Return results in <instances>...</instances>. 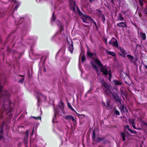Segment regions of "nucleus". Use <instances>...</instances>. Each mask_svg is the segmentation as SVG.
<instances>
[{
  "label": "nucleus",
  "instance_id": "19",
  "mask_svg": "<svg viewBox=\"0 0 147 147\" xmlns=\"http://www.w3.org/2000/svg\"><path fill=\"white\" fill-rule=\"evenodd\" d=\"M69 48L70 51L71 53H72L74 49V47L73 44L69 45Z\"/></svg>",
  "mask_w": 147,
  "mask_h": 147
},
{
  "label": "nucleus",
  "instance_id": "9",
  "mask_svg": "<svg viewBox=\"0 0 147 147\" xmlns=\"http://www.w3.org/2000/svg\"><path fill=\"white\" fill-rule=\"evenodd\" d=\"M64 118L67 120H72L73 121H75L74 117L71 115H67Z\"/></svg>",
  "mask_w": 147,
  "mask_h": 147
},
{
  "label": "nucleus",
  "instance_id": "10",
  "mask_svg": "<svg viewBox=\"0 0 147 147\" xmlns=\"http://www.w3.org/2000/svg\"><path fill=\"white\" fill-rule=\"evenodd\" d=\"M120 110L122 113H124L127 114V110L124 105H121L120 107Z\"/></svg>",
  "mask_w": 147,
  "mask_h": 147
},
{
  "label": "nucleus",
  "instance_id": "39",
  "mask_svg": "<svg viewBox=\"0 0 147 147\" xmlns=\"http://www.w3.org/2000/svg\"><path fill=\"white\" fill-rule=\"evenodd\" d=\"M144 67H145L146 69H147V65H144Z\"/></svg>",
  "mask_w": 147,
  "mask_h": 147
},
{
  "label": "nucleus",
  "instance_id": "41",
  "mask_svg": "<svg viewBox=\"0 0 147 147\" xmlns=\"http://www.w3.org/2000/svg\"><path fill=\"white\" fill-rule=\"evenodd\" d=\"M63 27L62 26H61L60 27V29H61V30H63Z\"/></svg>",
  "mask_w": 147,
  "mask_h": 147
},
{
  "label": "nucleus",
  "instance_id": "35",
  "mask_svg": "<svg viewBox=\"0 0 147 147\" xmlns=\"http://www.w3.org/2000/svg\"><path fill=\"white\" fill-rule=\"evenodd\" d=\"M107 107H109V102L108 101L107 102Z\"/></svg>",
  "mask_w": 147,
  "mask_h": 147
},
{
  "label": "nucleus",
  "instance_id": "48",
  "mask_svg": "<svg viewBox=\"0 0 147 147\" xmlns=\"http://www.w3.org/2000/svg\"><path fill=\"white\" fill-rule=\"evenodd\" d=\"M103 104L105 107L106 106L104 103L103 102Z\"/></svg>",
  "mask_w": 147,
  "mask_h": 147
},
{
  "label": "nucleus",
  "instance_id": "43",
  "mask_svg": "<svg viewBox=\"0 0 147 147\" xmlns=\"http://www.w3.org/2000/svg\"><path fill=\"white\" fill-rule=\"evenodd\" d=\"M143 123L145 125H147V123H145V122H143Z\"/></svg>",
  "mask_w": 147,
  "mask_h": 147
},
{
  "label": "nucleus",
  "instance_id": "2",
  "mask_svg": "<svg viewBox=\"0 0 147 147\" xmlns=\"http://www.w3.org/2000/svg\"><path fill=\"white\" fill-rule=\"evenodd\" d=\"M3 87L0 84V99H3V105L4 106L5 105V101H7V103H9V93L6 90L2 91Z\"/></svg>",
  "mask_w": 147,
  "mask_h": 147
},
{
  "label": "nucleus",
  "instance_id": "28",
  "mask_svg": "<svg viewBox=\"0 0 147 147\" xmlns=\"http://www.w3.org/2000/svg\"><path fill=\"white\" fill-rule=\"evenodd\" d=\"M28 138H26V137H24V139L25 142V143L26 144H27L28 143Z\"/></svg>",
  "mask_w": 147,
  "mask_h": 147
},
{
  "label": "nucleus",
  "instance_id": "52",
  "mask_svg": "<svg viewBox=\"0 0 147 147\" xmlns=\"http://www.w3.org/2000/svg\"><path fill=\"white\" fill-rule=\"evenodd\" d=\"M56 114H55V116Z\"/></svg>",
  "mask_w": 147,
  "mask_h": 147
},
{
  "label": "nucleus",
  "instance_id": "14",
  "mask_svg": "<svg viewBox=\"0 0 147 147\" xmlns=\"http://www.w3.org/2000/svg\"><path fill=\"white\" fill-rule=\"evenodd\" d=\"M120 76L121 78H124L127 76V74L124 72L122 71L120 72Z\"/></svg>",
  "mask_w": 147,
  "mask_h": 147
},
{
  "label": "nucleus",
  "instance_id": "7",
  "mask_svg": "<svg viewBox=\"0 0 147 147\" xmlns=\"http://www.w3.org/2000/svg\"><path fill=\"white\" fill-rule=\"evenodd\" d=\"M110 94L113 95L114 98L117 101L121 102V100L119 98V96L117 94L115 93H112V92Z\"/></svg>",
  "mask_w": 147,
  "mask_h": 147
},
{
  "label": "nucleus",
  "instance_id": "30",
  "mask_svg": "<svg viewBox=\"0 0 147 147\" xmlns=\"http://www.w3.org/2000/svg\"><path fill=\"white\" fill-rule=\"evenodd\" d=\"M120 51H121V52L123 54H124V55L126 54V53L123 49H121Z\"/></svg>",
  "mask_w": 147,
  "mask_h": 147
},
{
  "label": "nucleus",
  "instance_id": "27",
  "mask_svg": "<svg viewBox=\"0 0 147 147\" xmlns=\"http://www.w3.org/2000/svg\"><path fill=\"white\" fill-rule=\"evenodd\" d=\"M86 60V58L84 55H83L82 57V62H84Z\"/></svg>",
  "mask_w": 147,
  "mask_h": 147
},
{
  "label": "nucleus",
  "instance_id": "23",
  "mask_svg": "<svg viewBox=\"0 0 147 147\" xmlns=\"http://www.w3.org/2000/svg\"><path fill=\"white\" fill-rule=\"evenodd\" d=\"M67 103L68 107L72 111L75 112V110L71 107L70 104L68 101L67 102Z\"/></svg>",
  "mask_w": 147,
  "mask_h": 147
},
{
  "label": "nucleus",
  "instance_id": "26",
  "mask_svg": "<svg viewBox=\"0 0 147 147\" xmlns=\"http://www.w3.org/2000/svg\"><path fill=\"white\" fill-rule=\"evenodd\" d=\"M100 16L101 17L103 22H104L105 21V18L103 14H101Z\"/></svg>",
  "mask_w": 147,
  "mask_h": 147
},
{
  "label": "nucleus",
  "instance_id": "16",
  "mask_svg": "<svg viewBox=\"0 0 147 147\" xmlns=\"http://www.w3.org/2000/svg\"><path fill=\"white\" fill-rule=\"evenodd\" d=\"M127 57L131 62H134V57L133 56L129 55H128Z\"/></svg>",
  "mask_w": 147,
  "mask_h": 147
},
{
  "label": "nucleus",
  "instance_id": "51",
  "mask_svg": "<svg viewBox=\"0 0 147 147\" xmlns=\"http://www.w3.org/2000/svg\"><path fill=\"white\" fill-rule=\"evenodd\" d=\"M105 42H106V43H107V40H106V41H105Z\"/></svg>",
  "mask_w": 147,
  "mask_h": 147
},
{
  "label": "nucleus",
  "instance_id": "46",
  "mask_svg": "<svg viewBox=\"0 0 147 147\" xmlns=\"http://www.w3.org/2000/svg\"><path fill=\"white\" fill-rule=\"evenodd\" d=\"M44 71L45 72L46 71V69L45 68L44 69Z\"/></svg>",
  "mask_w": 147,
  "mask_h": 147
},
{
  "label": "nucleus",
  "instance_id": "24",
  "mask_svg": "<svg viewBox=\"0 0 147 147\" xmlns=\"http://www.w3.org/2000/svg\"><path fill=\"white\" fill-rule=\"evenodd\" d=\"M129 127L128 126H127V128L130 131L131 133H132L134 134H136L137 133V132L136 131L134 130H131V129H130L129 128Z\"/></svg>",
  "mask_w": 147,
  "mask_h": 147
},
{
  "label": "nucleus",
  "instance_id": "11",
  "mask_svg": "<svg viewBox=\"0 0 147 147\" xmlns=\"http://www.w3.org/2000/svg\"><path fill=\"white\" fill-rule=\"evenodd\" d=\"M117 26L119 27H127L126 23L123 22H120L117 24Z\"/></svg>",
  "mask_w": 147,
  "mask_h": 147
},
{
  "label": "nucleus",
  "instance_id": "21",
  "mask_svg": "<svg viewBox=\"0 0 147 147\" xmlns=\"http://www.w3.org/2000/svg\"><path fill=\"white\" fill-rule=\"evenodd\" d=\"M124 18L122 16L121 14L119 13V17L118 20L120 21H123L124 20Z\"/></svg>",
  "mask_w": 147,
  "mask_h": 147
},
{
  "label": "nucleus",
  "instance_id": "1",
  "mask_svg": "<svg viewBox=\"0 0 147 147\" xmlns=\"http://www.w3.org/2000/svg\"><path fill=\"white\" fill-rule=\"evenodd\" d=\"M94 62H91V64L94 68L98 72V69L97 66L96 65V63L97 66H98L99 68H101V71L105 75L108 74L110 77L111 76V71L110 70L109 71H108L107 69L103 66L102 65L100 61L97 59H94Z\"/></svg>",
  "mask_w": 147,
  "mask_h": 147
},
{
  "label": "nucleus",
  "instance_id": "22",
  "mask_svg": "<svg viewBox=\"0 0 147 147\" xmlns=\"http://www.w3.org/2000/svg\"><path fill=\"white\" fill-rule=\"evenodd\" d=\"M121 136L123 138V141H124L125 140V138L126 136L125 134L123 132H121Z\"/></svg>",
  "mask_w": 147,
  "mask_h": 147
},
{
  "label": "nucleus",
  "instance_id": "6",
  "mask_svg": "<svg viewBox=\"0 0 147 147\" xmlns=\"http://www.w3.org/2000/svg\"><path fill=\"white\" fill-rule=\"evenodd\" d=\"M109 44L116 47H118L117 41L115 38H112L111 40L109 42Z\"/></svg>",
  "mask_w": 147,
  "mask_h": 147
},
{
  "label": "nucleus",
  "instance_id": "3",
  "mask_svg": "<svg viewBox=\"0 0 147 147\" xmlns=\"http://www.w3.org/2000/svg\"><path fill=\"white\" fill-rule=\"evenodd\" d=\"M78 9V11L80 15H81V17L82 19V21L83 22L85 23H88V20H91L92 21V22L94 23V24L95 26L97 27V24L90 17L88 16H87L85 15H84L82 14V13H81L78 8L77 7H76Z\"/></svg>",
  "mask_w": 147,
  "mask_h": 147
},
{
  "label": "nucleus",
  "instance_id": "15",
  "mask_svg": "<svg viewBox=\"0 0 147 147\" xmlns=\"http://www.w3.org/2000/svg\"><path fill=\"white\" fill-rule=\"evenodd\" d=\"M113 82L115 83L116 85L120 86L122 84L121 81L118 80H114Z\"/></svg>",
  "mask_w": 147,
  "mask_h": 147
},
{
  "label": "nucleus",
  "instance_id": "29",
  "mask_svg": "<svg viewBox=\"0 0 147 147\" xmlns=\"http://www.w3.org/2000/svg\"><path fill=\"white\" fill-rule=\"evenodd\" d=\"M114 113L117 115H119L120 114L119 112L117 110H115Z\"/></svg>",
  "mask_w": 147,
  "mask_h": 147
},
{
  "label": "nucleus",
  "instance_id": "32",
  "mask_svg": "<svg viewBox=\"0 0 147 147\" xmlns=\"http://www.w3.org/2000/svg\"><path fill=\"white\" fill-rule=\"evenodd\" d=\"M55 19V17L54 16V13H53V16L52 18V20L54 21Z\"/></svg>",
  "mask_w": 147,
  "mask_h": 147
},
{
  "label": "nucleus",
  "instance_id": "38",
  "mask_svg": "<svg viewBox=\"0 0 147 147\" xmlns=\"http://www.w3.org/2000/svg\"><path fill=\"white\" fill-rule=\"evenodd\" d=\"M139 16L140 17H142V14L141 13H139Z\"/></svg>",
  "mask_w": 147,
  "mask_h": 147
},
{
  "label": "nucleus",
  "instance_id": "4",
  "mask_svg": "<svg viewBox=\"0 0 147 147\" xmlns=\"http://www.w3.org/2000/svg\"><path fill=\"white\" fill-rule=\"evenodd\" d=\"M102 86L104 87V90L108 94H109L112 92L111 90V88L109 84L104 80H102L100 81Z\"/></svg>",
  "mask_w": 147,
  "mask_h": 147
},
{
  "label": "nucleus",
  "instance_id": "17",
  "mask_svg": "<svg viewBox=\"0 0 147 147\" xmlns=\"http://www.w3.org/2000/svg\"><path fill=\"white\" fill-rule=\"evenodd\" d=\"M13 5L15 6L13 9V12L17 9L18 7V3H17L16 1H14V3L13 4Z\"/></svg>",
  "mask_w": 147,
  "mask_h": 147
},
{
  "label": "nucleus",
  "instance_id": "33",
  "mask_svg": "<svg viewBox=\"0 0 147 147\" xmlns=\"http://www.w3.org/2000/svg\"><path fill=\"white\" fill-rule=\"evenodd\" d=\"M139 2L141 6H142L143 5V3L142 2V0H139Z\"/></svg>",
  "mask_w": 147,
  "mask_h": 147
},
{
  "label": "nucleus",
  "instance_id": "31",
  "mask_svg": "<svg viewBox=\"0 0 147 147\" xmlns=\"http://www.w3.org/2000/svg\"><path fill=\"white\" fill-rule=\"evenodd\" d=\"M32 117L33 118H34L36 119H41V118L40 117Z\"/></svg>",
  "mask_w": 147,
  "mask_h": 147
},
{
  "label": "nucleus",
  "instance_id": "13",
  "mask_svg": "<svg viewBox=\"0 0 147 147\" xmlns=\"http://www.w3.org/2000/svg\"><path fill=\"white\" fill-rule=\"evenodd\" d=\"M140 37L143 40H145L146 39V35L144 33H143L141 32H140Z\"/></svg>",
  "mask_w": 147,
  "mask_h": 147
},
{
  "label": "nucleus",
  "instance_id": "53",
  "mask_svg": "<svg viewBox=\"0 0 147 147\" xmlns=\"http://www.w3.org/2000/svg\"><path fill=\"white\" fill-rule=\"evenodd\" d=\"M61 104H63L62 102H61Z\"/></svg>",
  "mask_w": 147,
  "mask_h": 147
},
{
  "label": "nucleus",
  "instance_id": "37",
  "mask_svg": "<svg viewBox=\"0 0 147 147\" xmlns=\"http://www.w3.org/2000/svg\"><path fill=\"white\" fill-rule=\"evenodd\" d=\"M34 128H33L32 131V133L31 134V135H33L34 134Z\"/></svg>",
  "mask_w": 147,
  "mask_h": 147
},
{
  "label": "nucleus",
  "instance_id": "44",
  "mask_svg": "<svg viewBox=\"0 0 147 147\" xmlns=\"http://www.w3.org/2000/svg\"><path fill=\"white\" fill-rule=\"evenodd\" d=\"M1 138H2V136H1V135H0V140L1 139Z\"/></svg>",
  "mask_w": 147,
  "mask_h": 147
},
{
  "label": "nucleus",
  "instance_id": "18",
  "mask_svg": "<svg viewBox=\"0 0 147 147\" xmlns=\"http://www.w3.org/2000/svg\"><path fill=\"white\" fill-rule=\"evenodd\" d=\"M87 55L89 57L92 58L93 56L95 55V54L94 53H92L90 51H88L87 52Z\"/></svg>",
  "mask_w": 147,
  "mask_h": 147
},
{
  "label": "nucleus",
  "instance_id": "49",
  "mask_svg": "<svg viewBox=\"0 0 147 147\" xmlns=\"http://www.w3.org/2000/svg\"><path fill=\"white\" fill-rule=\"evenodd\" d=\"M54 118H53V122L54 123Z\"/></svg>",
  "mask_w": 147,
  "mask_h": 147
},
{
  "label": "nucleus",
  "instance_id": "42",
  "mask_svg": "<svg viewBox=\"0 0 147 147\" xmlns=\"http://www.w3.org/2000/svg\"><path fill=\"white\" fill-rule=\"evenodd\" d=\"M0 132H1V133L2 134H3V131H2V129H1V131H0Z\"/></svg>",
  "mask_w": 147,
  "mask_h": 147
},
{
  "label": "nucleus",
  "instance_id": "50",
  "mask_svg": "<svg viewBox=\"0 0 147 147\" xmlns=\"http://www.w3.org/2000/svg\"><path fill=\"white\" fill-rule=\"evenodd\" d=\"M137 46H139V47H140V45H137Z\"/></svg>",
  "mask_w": 147,
  "mask_h": 147
},
{
  "label": "nucleus",
  "instance_id": "34",
  "mask_svg": "<svg viewBox=\"0 0 147 147\" xmlns=\"http://www.w3.org/2000/svg\"><path fill=\"white\" fill-rule=\"evenodd\" d=\"M24 78H22L21 80L19 81V82L20 83H22L24 81Z\"/></svg>",
  "mask_w": 147,
  "mask_h": 147
},
{
  "label": "nucleus",
  "instance_id": "20",
  "mask_svg": "<svg viewBox=\"0 0 147 147\" xmlns=\"http://www.w3.org/2000/svg\"><path fill=\"white\" fill-rule=\"evenodd\" d=\"M106 53L109 55H111L112 56H114L115 55V54L113 52H111L109 51H107Z\"/></svg>",
  "mask_w": 147,
  "mask_h": 147
},
{
  "label": "nucleus",
  "instance_id": "12",
  "mask_svg": "<svg viewBox=\"0 0 147 147\" xmlns=\"http://www.w3.org/2000/svg\"><path fill=\"white\" fill-rule=\"evenodd\" d=\"M129 121L130 124L132 125L134 129H136V127L135 126V124L134 123L135 119H129Z\"/></svg>",
  "mask_w": 147,
  "mask_h": 147
},
{
  "label": "nucleus",
  "instance_id": "36",
  "mask_svg": "<svg viewBox=\"0 0 147 147\" xmlns=\"http://www.w3.org/2000/svg\"><path fill=\"white\" fill-rule=\"evenodd\" d=\"M144 11L147 14V9H146L144 10Z\"/></svg>",
  "mask_w": 147,
  "mask_h": 147
},
{
  "label": "nucleus",
  "instance_id": "40",
  "mask_svg": "<svg viewBox=\"0 0 147 147\" xmlns=\"http://www.w3.org/2000/svg\"><path fill=\"white\" fill-rule=\"evenodd\" d=\"M136 129H141L140 128H136Z\"/></svg>",
  "mask_w": 147,
  "mask_h": 147
},
{
  "label": "nucleus",
  "instance_id": "45",
  "mask_svg": "<svg viewBox=\"0 0 147 147\" xmlns=\"http://www.w3.org/2000/svg\"><path fill=\"white\" fill-rule=\"evenodd\" d=\"M90 2H92V1H94V0H89Z\"/></svg>",
  "mask_w": 147,
  "mask_h": 147
},
{
  "label": "nucleus",
  "instance_id": "8",
  "mask_svg": "<svg viewBox=\"0 0 147 147\" xmlns=\"http://www.w3.org/2000/svg\"><path fill=\"white\" fill-rule=\"evenodd\" d=\"M70 5V8L73 11L75 10V7L76 6L75 2L72 0H69Z\"/></svg>",
  "mask_w": 147,
  "mask_h": 147
},
{
  "label": "nucleus",
  "instance_id": "5",
  "mask_svg": "<svg viewBox=\"0 0 147 147\" xmlns=\"http://www.w3.org/2000/svg\"><path fill=\"white\" fill-rule=\"evenodd\" d=\"M93 135L92 136L93 139L97 142H100L102 141L105 140V137H95L94 131H93Z\"/></svg>",
  "mask_w": 147,
  "mask_h": 147
},
{
  "label": "nucleus",
  "instance_id": "25",
  "mask_svg": "<svg viewBox=\"0 0 147 147\" xmlns=\"http://www.w3.org/2000/svg\"><path fill=\"white\" fill-rule=\"evenodd\" d=\"M29 133V130H27L26 131V133L25 134V137H26V138H27L28 137V134Z\"/></svg>",
  "mask_w": 147,
  "mask_h": 147
},
{
  "label": "nucleus",
  "instance_id": "47",
  "mask_svg": "<svg viewBox=\"0 0 147 147\" xmlns=\"http://www.w3.org/2000/svg\"><path fill=\"white\" fill-rule=\"evenodd\" d=\"M125 95H126V93L125 92V93L123 94Z\"/></svg>",
  "mask_w": 147,
  "mask_h": 147
}]
</instances>
